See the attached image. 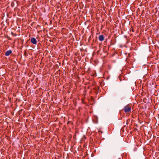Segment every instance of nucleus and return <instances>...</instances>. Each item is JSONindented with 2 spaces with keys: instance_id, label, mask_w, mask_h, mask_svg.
Wrapping results in <instances>:
<instances>
[{
  "instance_id": "f257e3e1",
  "label": "nucleus",
  "mask_w": 159,
  "mask_h": 159,
  "mask_svg": "<svg viewBox=\"0 0 159 159\" xmlns=\"http://www.w3.org/2000/svg\"><path fill=\"white\" fill-rule=\"evenodd\" d=\"M124 112L127 114H129L131 111V107L129 105L125 106L124 108Z\"/></svg>"
},
{
  "instance_id": "423d86ee",
  "label": "nucleus",
  "mask_w": 159,
  "mask_h": 159,
  "mask_svg": "<svg viewBox=\"0 0 159 159\" xmlns=\"http://www.w3.org/2000/svg\"><path fill=\"white\" fill-rule=\"evenodd\" d=\"M24 56H26V53H25V54H24Z\"/></svg>"
},
{
  "instance_id": "7ed1b4c3",
  "label": "nucleus",
  "mask_w": 159,
  "mask_h": 159,
  "mask_svg": "<svg viewBox=\"0 0 159 159\" xmlns=\"http://www.w3.org/2000/svg\"><path fill=\"white\" fill-rule=\"evenodd\" d=\"M98 39L100 41H102L104 39V36L103 35H100L99 36Z\"/></svg>"
},
{
  "instance_id": "f03ea898",
  "label": "nucleus",
  "mask_w": 159,
  "mask_h": 159,
  "mask_svg": "<svg viewBox=\"0 0 159 159\" xmlns=\"http://www.w3.org/2000/svg\"><path fill=\"white\" fill-rule=\"evenodd\" d=\"M30 42L34 44H36L37 43V41L35 38L32 37L30 39Z\"/></svg>"
},
{
  "instance_id": "39448f33",
  "label": "nucleus",
  "mask_w": 159,
  "mask_h": 159,
  "mask_svg": "<svg viewBox=\"0 0 159 159\" xmlns=\"http://www.w3.org/2000/svg\"><path fill=\"white\" fill-rule=\"evenodd\" d=\"M11 34L12 35L15 36H16V34L14 33H13V32H12L11 33Z\"/></svg>"
},
{
  "instance_id": "20e7f679",
  "label": "nucleus",
  "mask_w": 159,
  "mask_h": 159,
  "mask_svg": "<svg viewBox=\"0 0 159 159\" xmlns=\"http://www.w3.org/2000/svg\"><path fill=\"white\" fill-rule=\"evenodd\" d=\"M12 52L11 50L7 51L5 53V55L7 56H9Z\"/></svg>"
}]
</instances>
